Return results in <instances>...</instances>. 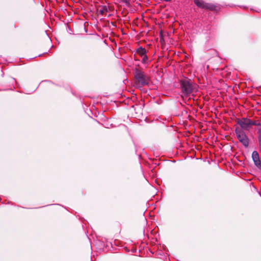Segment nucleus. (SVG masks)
Masks as SVG:
<instances>
[{"instance_id":"nucleus-1","label":"nucleus","mask_w":261,"mask_h":261,"mask_svg":"<svg viewBox=\"0 0 261 261\" xmlns=\"http://www.w3.org/2000/svg\"><path fill=\"white\" fill-rule=\"evenodd\" d=\"M237 122L239 124L241 129L242 130H249L253 125L257 126V128L261 127V124L259 120H254L248 118H242L241 119H237Z\"/></svg>"},{"instance_id":"nucleus-2","label":"nucleus","mask_w":261,"mask_h":261,"mask_svg":"<svg viewBox=\"0 0 261 261\" xmlns=\"http://www.w3.org/2000/svg\"><path fill=\"white\" fill-rule=\"evenodd\" d=\"M180 85L182 94L186 97L189 96L196 87L195 84L187 79L181 80Z\"/></svg>"},{"instance_id":"nucleus-3","label":"nucleus","mask_w":261,"mask_h":261,"mask_svg":"<svg viewBox=\"0 0 261 261\" xmlns=\"http://www.w3.org/2000/svg\"><path fill=\"white\" fill-rule=\"evenodd\" d=\"M134 76L136 80V84L138 85L139 87H143L148 85L149 78L144 72L141 70L136 68L134 70Z\"/></svg>"},{"instance_id":"nucleus-4","label":"nucleus","mask_w":261,"mask_h":261,"mask_svg":"<svg viewBox=\"0 0 261 261\" xmlns=\"http://www.w3.org/2000/svg\"><path fill=\"white\" fill-rule=\"evenodd\" d=\"M235 134L239 141L245 148H247L249 144V139L245 132L239 127H236L235 129Z\"/></svg>"},{"instance_id":"nucleus-5","label":"nucleus","mask_w":261,"mask_h":261,"mask_svg":"<svg viewBox=\"0 0 261 261\" xmlns=\"http://www.w3.org/2000/svg\"><path fill=\"white\" fill-rule=\"evenodd\" d=\"M195 4L198 7L208 9L210 10H213L215 9V7L211 4L205 3L202 0H194Z\"/></svg>"},{"instance_id":"nucleus-6","label":"nucleus","mask_w":261,"mask_h":261,"mask_svg":"<svg viewBox=\"0 0 261 261\" xmlns=\"http://www.w3.org/2000/svg\"><path fill=\"white\" fill-rule=\"evenodd\" d=\"M252 158L254 164L256 167L261 170V161L259 155L257 151H253L252 153Z\"/></svg>"},{"instance_id":"nucleus-7","label":"nucleus","mask_w":261,"mask_h":261,"mask_svg":"<svg viewBox=\"0 0 261 261\" xmlns=\"http://www.w3.org/2000/svg\"><path fill=\"white\" fill-rule=\"evenodd\" d=\"M136 53L141 57H143L146 54L147 50L142 47H140L136 50Z\"/></svg>"},{"instance_id":"nucleus-8","label":"nucleus","mask_w":261,"mask_h":261,"mask_svg":"<svg viewBox=\"0 0 261 261\" xmlns=\"http://www.w3.org/2000/svg\"><path fill=\"white\" fill-rule=\"evenodd\" d=\"M142 57V63L144 64H148L149 63L148 58L146 54L143 56Z\"/></svg>"},{"instance_id":"nucleus-9","label":"nucleus","mask_w":261,"mask_h":261,"mask_svg":"<svg viewBox=\"0 0 261 261\" xmlns=\"http://www.w3.org/2000/svg\"><path fill=\"white\" fill-rule=\"evenodd\" d=\"M108 12V9L107 7L104 6L99 10V13L101 15H104L106 12Z\"/></svg>"},{"instance_id":"nucleus-10","label":"nucleus","mask_w":261,"mask_h":261,"mask_svg":"<svg viewBox=\"0 0 261 261\" xmlns=\"http://www.w3.org/2000/svg\"><path fill=\"white\" fill-rule=\"evenodd\" d=\"M116 1L118 3H123L126 6H128L129 5L130 0H116Z\"/></svg>"},{"instance_id":"nucleus-11","label":"nucleus","mask_w":261,"mask_h":261,"mask_svg":"<svg viewBox=\"0 0 261 261\" xmlns=\"http://www.w3.org/2000/svg\"><path fill=\"white\" fill-rule=\"evenodd\" d=\"M163 1L166 2H169L171 1L172 0H163Z\"/></svg>"}]
</instances>
